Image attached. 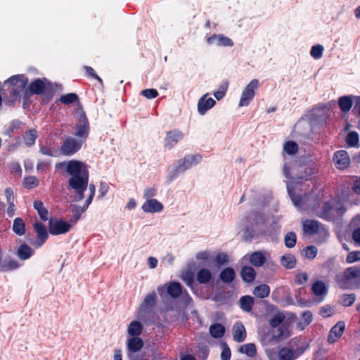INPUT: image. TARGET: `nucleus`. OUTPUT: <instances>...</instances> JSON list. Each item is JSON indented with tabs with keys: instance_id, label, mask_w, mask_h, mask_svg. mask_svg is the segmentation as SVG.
I'll list each match as a JSON object with an SVG mask.
<instances>
[{
	"instance_id": "obj_1",
	"label": "nucleus",
	"mask_w": 360,
	"mask_h": 360,
	"mask_svg": "<svg viewBox=\"0 0 360 360\" xmlns=\"http://www.w3.org/2000/svg\"><path fill=\"white\" fill-rule=\"evenodd\" d=\"M56 167L65 171L71 176L68 181L69 186L77 194L76 200H82L89 182V171L86 164L79 160H72L59 162Z\"/></svg>"
},
{
	"instance_id": "obj_2",
	"label": "nucleus",
	"mask_w": 360,
	"mask_h": 360,
	"mask_svg": "<svg viewBox=\"0 0 360 360\" xmlns=\"http://www.w3.org/2000/svg\"><path fill=\"white\" fill-rule=\"evenodd\" d=\"M302 169L300 166H298L297 162H287L285 160L283 165V174L286 179L287 189L288 194L292 201L294 205L300 210H304L310 206L308 203L309 197L308 195H304L297 193V191H300L301 186L300 180L307 179V176H301L297 174V172Z\"/></svg>"
},
{
	"instance_id": "obj_3",
	"label": "nucleus",
	"mask_w": 360,
	"mask_h": 360,
	"mask_svg": "<svg viewBox=\"0 0 360 360\" xmlns=\"http://www.w3.org/2000/svg\"><path fill=\"white\" fill-rule=\"evenodd\" d=\"M284 319L285 316L281 312L276 314L270 319L269 324L272 328L262 338L263 345L278 340H285L290 335L288 326L283 323Z\"/></svg>"
},
{
	"instance_id": "obj_4",
	"label": "nucleus",
	"mask_w": 360,
	"mask_h": 360,
	"mask_svg": "<svg viewBox=\"0 0 360 360\" xmlns=\"http://www.w3.org/2000/svg\"><path fill=\"white\" fill-rule=\"evenodd\" d=\"M202 160L200 154H188L170 165L167 169L166 179L172 182L181 173L200 164Z\"/></svg>"
},
{
	"instance_id": "obj_5",
	"label": "nucleus",
	"mask_w": 360,
	"mask_h": 360,
	"mask_svg": "<svg viewBox=\"0 0 360 360\" xmlns=\"http://www.w3.org/2000/svg\"><path fill=\"white\" fill-rule=\"evenodd\" d=\"M335 281L343 289H356L360 288V266L347 268L342 273L336 276Z\"/></svg>"
},
{
	"instance_id": "obj_6",
	"label": "nucleus",
	"mask_w": 360,
	"mask_h": 360,
	"mask_svg": "<svg viewBox=\"0 0 360 360\" xmlns=\"http://www.w3.org/2000/svg\"><path fill=\"white\" fill-rule=\"evenodd\" d=\"M346 209L342 204L335 199H331L324 202L320 209H316L315 213L321 218L333 220L335 217L343 214Z\"/></svg>"
},
{
	"instance_id": "obj_7",
	"label": "nucleus",
	"mask_w": 360,
	"mask_h": 360,
	"mask_svg": "<svg viewBox=\"0 0 360 360\" xmlns=\"http://www.w3.org/2000/svg\"><path fill=\"white\" fill-rule=\"evenodd\" d=\"M259 86L260 83L258 79H252L241 91L238 104V107L248 106L254 100Z\"/></svg>"
},
{
	"instance_id": "obj_8",
	"label": "nucleus",
	"mask_w": 360,
	"mask_h": 360,
	"mask_svg": "<svg viewBox=\"0 0 360 360\" xmlns=\"http://www.w3.org/2000/svg\"><path fill=\"white\" fill-rule=\"evenodd\" d=\"M28 79L23 75L13 76L4 82V86H11L10 94L13 100H15L24 90Z\"/></svg>"
},
{
	"instance_id": "obj_9",
	"label": "nucleus",
	"mask_w": 360,
	"mask_h": 360,
	"mask_svg": "<svg viewBox=\"0 0 360 360\" xmlns=\"http://www.w3.org/2000/svg\"><path fill=\"white\" fill-rule=\"evenodd\" d=\"M77 116L79 123L75 127V135L78 138V140H82V142L84 143L89 132V122L83 111H79Z\"/></svg>"
},
{
	"instance_id": "obj_10",
	"label": "nucleus",
	"mask_w": 360,
	"mask_h": 360,
	"mask_svg": "<svg viewBox=\"0 0 360 360\" xmlns=\"http://www.w3.org/2000/svg\"><path fill=\"white\" fill-rule=\"evenodd\" d=\"M185 137L184 133L178 129L170 130L166 133L164 139V148L170 150L174 148Z\"/></svg>"
},
{
	"instance_id": "obj_11",
	"label": "nucleus",
	"mask_w": 360,
	"mask_h": 360,
	"mask_svg": "<svg viewBox=\"0 0 360 360\" xmlns=\"http://www.w3.org/2000/svg\"><path fill=\"white\" fill-rule=\"evenodd\" d=\"M83 143L82 140L71 136L67 137L60 147V152L66 156L72 155L82 148Z\"/></svg>"
},
{
	"instance_id": "obj_12",
	"label": "nucleus",
	"mask_w": 360,
	"mask_h": 360,
	"mask_svg": "<svg viewBox=\"0 0 360 360\" xmlns=\"http://www.w3.org/2000/svg\"><path fill=\"white\" fill-rule=\"evenodd\" d=\"M158 294L162 297L166 293L174 298H176L182 294V286L178 282H169L157 288Z\"/></svg>"
},
{
	"instance_id": "obj_13",
	"label": "nucleus",
	"mask_w": 360,
	"mask_h": 360,
	"mask_svg": "<svg viewBox=\"0 0 360 360\" xmlns=\"http://www.w3.org/2000/svg\"><path fill=\"white\" fill-rule=\"evenodd\" d=\"M70 223L62 219H51L49 221V232L51 235L56 236L64 234L70 230Z\"/></svg>"
},
{
	"instance_id": "obj_14",
	"label": "nucleus",
	"mask_w": 360,
	"mask_h": 360,
	"mask_svg": "<svg viewBox=\"0 0 360 360\" xmlns=\"http://www.w3.org/2000/svg\"><path fill=\"white\" fill-rule=\"evenodd\" d=\"M156 301V293L155 292L148 293L139 307L138 316L141 317L142 314L148 313L155 305Z\"/></svg>"
},
{
	"instance_id": "obj_15",
	"label": "nucleus",
	"mask_w": 360,
	"mask_h": 360,
	"mask_svg": "<svg viewBox=\"0 0 360 360\" xmlns=\"http://www.w3.org/2000/svg\"><path fill=\"white\" fill-rule=\"evenodd\" d=\"M208 96V93L204 94L198 101L197 109L200 115H205L207 112L212 109L216 104L215 100Z\"/></svg>"
},
{
	"instance_id": "obj_16",
	"label": "nucleus",
	"mask_w": 360,
	"mask_h": 360,
	"mask_svg": "<svg viewBox=\"0 0 360 360\" xmlns=\"http://www.w3.org/2000/svg\"><path fill=\"white\" fill-rule=\"evenodd\" d=\"M345 330V323L343 321H338L330 330L328 335V342L329 344H333L337 342L343 335Z\"/></svg>"
},
{
	"instance_id": "obj_17",
	"label": "nucleus",
	"mask_w": 360,
	"mask_h": 360,
	"mask_svg": "<svg viewBox=\"0 0 360 360\" xmlns=\"http://www.w3.org/2000/svg\"><path fill=\"white\" fill-rule=\"evenodd\" d=\"M303 231L308 235H314L320 231L323 232L325 236L329 233L326 231L317 221L306 220L303 222Z\"/></svg>"
},
{
	"instance_id": "obj_18",
	"label": "nucleus",
	"mask_w": 360,
	"mask_h": 360,
	"mask_svg": "<svg viewBox=\"0 0 360 360\" xmlns=\"http://www.w3.org/2000/svg\"><path fill=\"white\" fill-rule=\"evenodd\" d=\"M206 41L209 45H214L217 46L231 47L233 46V42L230 38L221 34H212L207 37Z\"/></svg>"
},
{
	"instance_id": "obj_19",
	"label": "nucleus",
	"mask_w": 360,
	"mask_h": 360,
	"mask_svg": "<svg viewBox=\"0 0 360 360\" xmlns=\"http://www.w3.org/2000/svg\"><path fill=\"white\" fill-rule=\"evenodd\" d=\"M333 162L335 167L339 169H344L349 167L350 158L346 150H338L333 155Z\"/></svg>"
},
{
	"instance_id": "obj_20",
	"label": "nucleus",
	"mask_w": 360,
	"mask_h": 360,
	"mask_svg": "<svg viewBox=\"0 0 360 360\" xmlns=\"http://www.w3.org/2000/svg\"><path fill=\"white\" fill-rule=\"evenodd\" d=\"M34 231L37 234V240L33 243L36 248L41 247L48 238V233L46 226L41 222H35L34 225Z\"/></svg>"
},
{
	"instance_id": "obj_21",
	"label": "nucleus",
	"mask_w": 360,
	"mask_h": 360,
	"mask_svg": "<svg viewBox=\"0 0 360 360\" xmlns=\"http://www.w3.org/2000/svg\"><path fill=\"white\" fill-rule=\"evenodd\" d=\"M163 208V205L155 198L146 200L141 206L142 210L146 213L160 212Z\"/></svg>"
},
{
	"instance_id": "obj_22",
	"label": "nucleus",
	"mask_w": 360,
	"mask_h": 360,
	"mask_svg": "<svg viewBox=\"0 0 360 360\" xmlns=\"http://www.w3.org/2000/svg\"><path fill=\"white\" fill-rule=\"evenodd\" d=\"M303 351V349L294 350L286 347H282L278 351V360H295Z\"/></svg>"
},
{
	"instance_id": "obj_23",
	"label": "nucleus",
	"mask_w": 360,
	"mask_h": 360,
	"mask_svg": "<svg viewBox=\"0 0 360 360\" xmlns=\"http://www.w3.org/2000/svg\"><path fill=\"white\" fill-rule=\"evenodd\" d=\"M233 338L236 342H242L246 338V330L241 322H236L233 327Z\"/></svg>"
},
{
	"instance_id": "obj_24",
	"label": "nucleus",
	"mask_w": 360,
	"mask_h": 360,
	"mask_svg": "<svg viewBox=\"0 0 360 360\" xmlns=\"http://www.w3.org/2000/svg\"><path fill=\"white\" fill-rule=\"evenodd\" d=\"M311 290L316 297H319V302H322L328 292V288L323 281H318L312 285Z\"/></svg>"
},
{
	"instance_id": "obj_25",
	"label": "nucleus",
	"mask_w": 360,
	"mask_h": 360,
	"mask_svg": "<svg viewBox=\"0 0 360 360\" xmlns=\"http://www.w3.org/2000/svg\"><path fill=\"white\" fill-rule=\"evenodd\" d=\"M357 96L352 95L343 96L339 98L338 105L340 110L344 112H348L353 104L355 103V98Z\"/></svg>"
},
{
	"instance_id": "obj_26",
	"label": "nucleus",
	"mask_w": 360,
	"mask_h": 360,
	"mask_svg": "<svg viewBox=\"0 0 360 360\" xmlns=\"http://www.w3.org/2000/svg\"><path fill=\"white\" fill-rule=\"evenodd\" d=\"M350 226L354 229L352 235V240L355 244L360 246V215H357L353 218Z\"/></svg>"
},
{
	"instance_id": "obj_27",
	"label": "nucleus",
	"mask_w": 360,
	"mask_h": 360,
	"mask_svg": "<svg viewBox=\"0 0 360 360\" xmlns=\"http://www.w3.org/2000/svg\"><path fill=\"white\" fill-rule=\"evenodd\" d=\"M47 80L46 79H37L32 82L30 84V90L35 94H41L47 86Z\"/></svg>"
},
{
	"instance_id": "obj_28",
	"label": "nucleus",
	"mask_w": 360,
	"mask_h": 360,
	"mask_svg": "<svg viewBox=\"0 0 360 360\" xmlns=\"http://www.w3.org/2000/svg\"><path fill=\"white\" fill-rule=\"evenodd\" d=\"M127 349L131 353H135L141 349L143 342L141 338L139 337H131L127 340Z\"/></svg>"
},
{
	"instance_id": "obj_29",
	"label": "nucleus",
	"mask_w": 360,
	"mask_h": 360,
	"mask_svg": "<svg viewBox=\"0 0 360 360\" xmlns=\"http://www.w3.org/2000/svg\"><path fill=\"white\" fill-rule=\"evenodd\" d=\"M34 250L27 244L19 246L17 250V256L21 260H27L34 255Z\"/></svg>"
},
{
	"instance_id": "obj_30",
	"label": "nucleus",
	"mask_w": 360,
	"mask_h": 360,
	"mask_svg": "<svg viewBox=\"0 0 360 360\" xmlns=\"http://www.w3.org/2000/svg\"><path fill=\"white\" fill-rule=\"evenodd\" d=\"M143 329V326L141 323L138 321H133L128 326L127 333L131 337H138L141 334Z\"/></svg>"
},
{
	"instance_id": "obj_31",
	"label": "nucleus",
	"mask_w": 360,
	"mask_h": 360,
	"mask_svg": "<svg viewBox=\"0 0 360 360\" xmlns=\"http://www.w3.org/2000/svg\"><path fill=\"white\" fill-rule=\"evenodd\" d=\"M212 278V274L211 271L205 268L200 269L196 274V279L201 284L209 283Z\"/></svg>"
},
{
	"instance_id": "obj_32",
	"label": "nucleus",
	"mask_w": 360,
	"mask_h": 360,
	"mask_svg": "<svg viewBox=\"0 0 360 360\" xmlns=\"http://www.w3.org/2000/svg\"><path fill=\"white\" fill-rule=\"evenodd\" d=\"M250 219L252 221L253 225H255L258 231H262L261 226L265 224L266 217L264 213L256 212L252 213L250 216Z\"/></svg>"
},
{
	"instance_id": "obj_33",
	"label": "nucleus",
	"mask_w": 360,
	"mask_h": 360,
	"mask_svg": "<svg viewBox=\"0 0 360 360\" xmlns=\"http://www.w3.org/2000/svg\"><path fill=\"white\" fill-rule=\"evenodd\" d=\"M250 262L253 266L259 267L266 262V257L262 252H255L250 255Z\"/></svg>"
},
{
	"instance_id": "obj_34",
	"label": "nucleus",
	"mask_w": 360,
	"mask_h": 360,
	"mask_svg": "<svg viewBox=\"0 0 360 360\" xmlns=\"http://www.w3.org/2000/svg\"><path fill=\"white\" fill-rule=\"evenodd\" d=\"M240 274L243 281L248 283L252 282L256 276L255 269L249 266H245L243 267L241 269Z\"/></svg>"
},
{
	"instance_id": "obj_35",
	"label": "nucleus",
	"mask_w": 360,
	"mask_h": 360,
	"mask_svg": "<svg viewBox=\"0 0 360 360\" xmlns=\"http://www.w3.org/2000/svg\"><path fill=\"white\" fill-rule=\"evenodd\" d=\"M236 276V273L233 269L231 267H227L221 271L219 274L220 279L226 283H231Z\"/></svg>"
},
{
	"instance_id": "obj_36",
	"label": "nucleus",
	"mask_w": 360,
	"mask_h": 360,
	"mask_svg": "<svg viewBox=\"0 0 360 360\" xmlns=\"http://www.w3.org/2000/svg\"><path fill=\"white\" fill-rule=\"evenodd\" d=\"M240 308L247 312H249L252 310L254 300L251 296L245 295L240 297L239 300Z\"/></svg>"
},
{
	"instance_id": "obj_37",
	"label": "nucleus",
	"mask_w": 360,
	"mask_h": 360,
	"mask_svg": "<svg viewBox=\"0 0 360 360\" xmlns=\"http://www.w3.org/2000/svg\"><path fill=\"white\" fill-rule=\"evenodd\" d=\"M253 293L257 297L265 298L269 295L270 288L266 284H262L255 288Z\"/></svg>"
},
{
	"instance_id": "obj_38",
	"label": "nucleus",
	"mask_w": 360,
	"mask_h": 360,
	"mask_svg": "<svg viewBox=\"0 0 360 360\" xmlns=\"http://www.w3.org/2000/svg\"><path fill=\"white\" fill-rule=\"evenodd\" d=\"M299 147L296 142L293 141H288L283 144V153L294 155L298 151Z\"/></svg>"
},
{
	"instance_id": "obj_39",
	"label": "nucleus",
	"mask_w": 360,
	"mask_h": 360,
	"mask_svg": "<svg viewBox=\"0 0 360 360\" xmlns=\"http://www.w3.org/2000/svg\"><path fill=\"white\" fill-rule=\"evenodd\" d=\"M13 231L15 233H16L18 236H22L25 234V224L21 218L17 217L14 219L13 224Z\"/></svg>"
},
{
	"instance_id": "obj_40",
	"label": "nucleus",
	"mask_w": 360,
	"mask_h": 360,
	"mask_svg": "<svg viewBox=\"0 0 360 360\" xmlns=\"http://www.w3.org/2000/svg\"><path fill=\"white\" fill-rule=\"evenodd\" d=\"M225 328L221 323H214L210 327V333L214 338H219L224 335Z\"/></svg>"
},
{
	"instance_id": "obj_41",
	"label": "nucleus",
	"mask_w": 360,
	"mask_h": 360,
	"mask_svg": "<svg viewBox=\"0 0 360 360\" xmlns=\"http://www.w3.org/2000/svg\"><path fill=\"white\" fill-rule=\"evenodd\" d=\"M20 267V264L18 261L15 259H6L4 260L3 264L0 265V271H8L16 269Z\"/></svg>"
},
{
	"instance_id": "obj_42",
	"label": "nucleus",
	"mask_w": 360,
	"mask_h": 360,
	"mask_svg": "<svg viewBox=\"0 0 360 360\" xmlns=\"http://www.w3.org/2000/svg\"><path fill=\"white\" fill-rule=\"evenodd\" d=\"M34 207L37 211L38 214L40 218L46 221L49 218V212L48 210L44 207V204L40 200H36L34 202Z\"/></svg>"
},
{
	"instance_id": "obj_43",
	"label": "nucleus",
	"mask_w": 360,
	"mask_h": 360,
	"mask_svg": "<svg viewBox=\"0 0 360 360\" xmlns=\"http://www.w3.org/2000/svg\"><path fill=\"white\" fill-rule=\"evenodd\" d=\"M240 352L250 357H255L257 354L256 346L253 343L243 345L240 347Z\"/></svg>"
},
{
	"instance_id": "obj_44",
	"label": "nucleus",
	"mask_w": 360,
	"mask_h": 360,
	"mask_svg": "<svg viewBox=\"0 0 360 360\" xmlns=\"http://www.w3.org/2000/svg\"><path fill=\"white\" fill-rule=\"evenodd\" d=\"M347 144L350 147H359V134L356 131H350L345 139Z\"/></svg>"
},
{
	"instance_id": "obj_45",
	"label": "nucleus",
	"mask_w": 360,
	"mask_h": 360,
	"mask_svg": "<svg viewBox=\"0 0 360 360\" xmlns=\"http://www.w3.org/2000/svg\"><path fill=\"white\" fill-rule=\"evenodd\" d=\"M282 265L287 269H292L295 266L296 259L292 255H285L281 259Z\"/></svg>"
},
{
	"instance_id": "obj_46",
	"label": "nucleus",
	"mask_w": 360,
	"mask_h": 360,
	"mask_svg": "<svg viewBox=\"0 0 360 360\" xmlns=\"http://www.w3.org/2000/svg\"><path fill=\"white\" fill-rule=\"evenodd\" d=\"M323 51L324 47L323 45H314L311 49L310 56L316 60L320 59L323 56Z\"/></svg>"
},
{
	"instance_id": "obj_47",
	"label": "nucleus",
	"mask_w": 360,
	"mask_h": 360,
	"mask_svg": "<svg viewBox=\"0 0 360 360\" xmlns=\"http://www.w3.org/2000/svg\"><path fill=\"white\" fill-rule=\"evenodd\" d=\"M37 137V133L35 129H30L27 131L25 136V144L28 146H32L35 143V140Z\"/></svg>"
},
{
	"instance_id": "obj_48",
	"label": "nucleus",
	"mask_w": 360,
	"mask_h": 360,
	"mask_svg": "<svg viewBox=\"0 0 360 360\" xmlns=\"http://www.w3.org/2000/svg\"><path fill=\"white\" fill-rule=\"evenodd\" d=\"M355 300L356 295L354 294H344L341 297L340 303L345 307H349L354 304Z\"/></svg>"
},
{
	"instance_id": "obj_49",
	"label": "nucleus",
	"mask_w": 360,
	"mask_h": 360,
	"mask_svg": "<svg viewBox=\"0 0 360 360\" xmlns=\"http://www.w3.org/2000/svg\"><path fill=\"white\" fill-rule=\"evenodd\" d=\"M86 210L84 207H81L76 205H72V212L73 214L74 219H71L70 222L75 224L80 218L81 214Z\"/></svg>"
},
{
	"instance_id": "obj_50",
	"label": "nucleus",
	"mask_w": 360,
	"mask_h": 360,
	"mask_svg": "<svg viewBox=\"0 0 360 360\" xmlns=\"http://www.w3.org/2000/svg\"><path fill=\"white\" fill-rule=\"evenodd\" d=\"M181 278L193 290V285L194 283L193 274L190 271H186L182 273Z\"/></svg>"
},
{
	"instance_id": "obj_51",
	"label": "nucleus",
	"mask_w": 360,
	"mask_h": 360,
	"mask_svg": "<svg viewBox=\"0 0 360 360\" xmlns=\"http://www.w3.org/2000/svg\"><path fill=\"white\" fill-rule=\"evenodd\" d=\"M78 96L75 93H70L63 95L60 98V101L63 104H70L77 101Z\"/></svg>"
},
{
	"instance_id": "obj_52",
	"label": "nucleus",
	"mask_w": 360,
	"mask_h": 360,
	"mask_svg": "<svg viewBox=\"0 0 360 360\" xmlns=\"http://www.w3.org/2000/svg\"><path fill=\"white\" fill-rule=\"evenodd\" d=\"M285 245L288 248H293L296 244V235L293 232H289L285 236Z\"/></svg>"
},
{
	"instance_id": "obj_53",
	"label": "nucleus",
	"mask_w": 360,
	"mask_h": 360,
	"mask_svg": "<svg viewBox=\"0 0 360 360\" xmlns=\"http://www.w3.org/2000/svg\"><path fill=\"white\" fill-rule=\"evenodd\" d=\"M158 194V190L155 187H146L143 192V197L145 200L154 199L153 198Z\"/></svg>"
},
{
	"instance_id": "obj_54",
	"label": "nucleus",
	"mask_w": 360,
	"mask_h": 360,
	"mask_svg": "<svg viewBox=\"0 0 360 360\" xmlns=\"http://www.w3.org/2000/svg\"><path fill=\"white\" fill-rule=\"evenodd\" d=\"M228 84H224L222 85H220L218 89L213 93V95L217 100L220 101L225 96Z\"/></svg>"
},
{
	"instance_id": "obj_55",
	"label": "nucleus",
	"mask_w": 360,
	"mask_h": 360,
	"mask_svg": "<svg viewBox=\"0 0 360 360\" xmlns=\"http://www.w3.org/2000/svg\"><path fill=\"white\" fill-rule=\"evenodd\" d=\"M23 184L26 188H32L38 186L39 181L35 176H30L24 179Z\"/></svg>"
},
{
	"instance_id": "obj_56",
	"label": "nucleus",
	"mask_w": 360,
	"mask_h": 360,
	"mask_svg": "<svg viewBox=\"0 0 360 360\" xmlns=\"http://www.w3.org/2000/svg\"><path fill=\"white\" fill-rule=\"evenodd\" d=\"M358 261H360V250L350 252L346 257V262L348 264H352Z\"/></svg>"
},
{
	"instance_id": "obj_57",
	"label": "nucleus",
	"mask_w": 360,
	"mask_h": 360,
	"mask_svg": "<svg viewBox=\"0 0 360 360\" xmlns=\"http://www.w3.org/2000/svg\"><path fill=\"white\" fill-rule=\"evenodd\" d=\"M334 314V309L330 305H324L320 308L319 314L324 317H330Z\"/></svg>"
},
{
	"instance_id": "obj_58",
	"label": "nucleus",
	"mask_w": 360,
	"mask_h": 360,
	"mask_svg": "<svg viewBox=\"0 0 360 360\" xmlns=\"http://www.w3.org/2000/svg\"><path fill=\"white\" fill-rule=\"evenodd\" d=\"M317 253L318 250L314 245L308 246L304 249V255L308 259H314L317 255Z\"/></svg>"
},
{
	"instance_id": "obj_59",
	"label": "nucleus",
	"mask_w": 360,
	"mask_h": 360,
	"mask_svg": "<svg viewBox=\"0 0 360 360\" xmlns=\"http://www.w3.org/2000/svg\"><path fill=\"white\" fill-rule=\"evenodd\" d=\"M141 94L148 99H153L158 96V92L155 89H144L141 92Z\"/></svg>"
},
{
	"instance_id": "obj_60",
	"label": "nucleus",
	"mask_w": 360,
	"mask_h": 360,
	"mask_svg": "<svg viewBox=\"0 0 360 360\" xmlns=\"http://www.w3.org/2000/svg\"><path fill=\"white\" fill-rule=\"evenodd\" d=\"M313 319L312 313L310 311H306L302 314V322L300 324H303L304 326H308Z\"/></svg>"
},
{
	"instance_id": "obj_61",
	"label": "nucleus",
	"mask_w": 360,
	"mask_h": 360,
	"mask_svg": "<svg viewBox=\"0 0 360 360\" xmlns=\"http://www.w3.org/2000/svg\"><path fill=\"white\" fill-rule=\"evenodd\" d=\"M265 354L269 360H278V352H277L274 348L266 349Z\"/></svg>"
},
{
	"instance_id": "obj_62",
	"label": "nucleus",
	"mask_w": 360,
	"mask_h": 360,
	"mask_svg": "<svg viewBox=\"0 0 360 360\" xmlns=\"http://www.w3.org/2000/svg\"><path fill=\"white\" fill-rule=\"evenodd\" d=\"M352 190L357 195H360V176H354L352 179Z\"/></svg>"
},
{
	"instance_id": "obj_63",
	"label": "nucleus",
	"mask_w": 360,
	"mask_h": 360,
	"mask_svg": "<svg viewBox=\"0 0 360 360\" xmlns=\"http://www.w3.org/2000/svg\"><path fill=\"white\" fill-rule=\"evenodd\" d=\"M4 195L6 198L7 204L15 202V198L13 191L11 188H6L4 190Z\"/></svg>"
},
{
	"instance_id": "obj_64",
	"label": "nucleus",
	"mask_w": 360,
	"mask_h": 360,
	"mask_svg": "<svg viewBox=\"0 0 360 360\" xmlns=\"http://www.w3.org/2000/svg\"><path fill=\"white\" fill-rule=\"evenodd\" d=\"M231 359V349L226 344L223 345V350L221 354V360H230Z\"/></svg>"
}]
</instances>
